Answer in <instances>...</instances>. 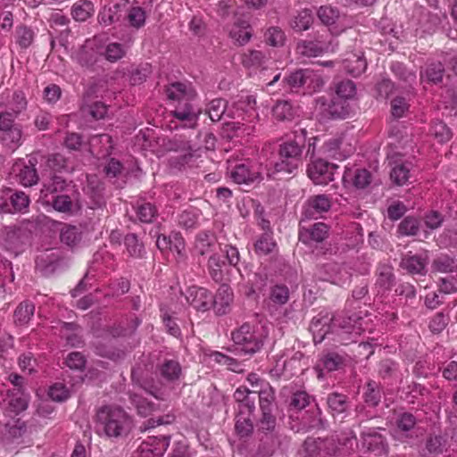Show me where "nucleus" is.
Here are the masks:
<instances>
[{"mask_svg": "<svg viewBox=\"0 0 457 457\" xmlns=\"http://www.w3.org/2000/svg\"><path fill=\"white\" fill-rule=\"evenodd\" d=\"M95 12L94 4L88 0H79L76 2L71 9V15L77 21H85L93 15Z\"/></svg>", "mask_w": 457, "mask_h": 457, "instance_id": "nucleus-34", "label": "nucleus"}, {"mask_svg": "<svg viewBox=\"0 0 457 457\" xmlns=\"http://www.w3.org/2000/svg\"><path fill=\"white\" fill-rule=\"evenodd\" d=\"M241 62L247 69H258L265 63V55L258 50H249L241 56Z\"/></svg>", "mask_w": 457, "mask_h": 457, "instance_id": "nucleus-40", "label": "nucleus"}, {"mask_svg": "<svg viewBox=\"0 0 457 457\" xmlns=\"http://www.w3.org/2000/svg\"><path fill=\"white\" fill-rule=\"evenodd\" d=\"M187 303L196 311L206 312L213 304L212 294L204 287H190L186 293Z\"/></svg>", "mask_w": 457, "mask_h": 457, "instance_id": "nucleus-13", "label": "nucleus"}, {"mask_svg": "<svg viewBox=\"0 0 457 457\" xmlns=\"http://www.w3.org/2000/svg\"><path fill=\"white\" fill-rule=\"evenodd\" d=\"M160 374L165 380L175 382L179 379L182 374L181 366L178 361L165 360L160 366Z\"/></svg>", "mask_w": 457, "mask_h": 457, "instance_id": "nucleus-30", "label": "nucleus"}, {"mask_svg": "<svg viewBox=\"0 0 457 457\" xmlns=\"http://www.w3.org/2000/svg\"><path fill=\"white\" fill-rule=\"evenodd\" d=\"M333 340H337L343 345L354 341L355 337L362 331L361 318L356 314L346 316L345 314L333 315Z\"/></svg>", "mask_w": 457, "mask_h": 457, "instance_id": "nucleus-7", "label": "nucleus"}, {"mask_svg": "<svg viewBox=\"0 0 457 457\" xmlns=\"http://www.w3.org/2000/svg\"><path fill=\"white\" fill-rule=\"evenodd\" d=\"M61 241L70 247H75L81 241V231L75 226H64L61 230Z\"/></svg>", "mask_w": 457, "mask_h": 457, "instance_id": "nucleus-43", "label": "nucleus"}, {"mask_svg": "<svg viewBox=\"0 0 457 457\" xmlns=\"http://www.w3.org/2000/svg\"><path fill=\"white\" fill-rule=\"evenodd\" d=\"M228 108L229 106H228L227 103L223 99L217 98L209 103L206 112L212 121H219L223 115L227 116V111Z\"/></svg>", "mask_w": 457, "mask_h": 457, "instance_id": "nucleus-41", "label": "nucleus"}, {"mask_svg": "<svg viewBox=\"0 0 457 457\" xmlns=\"http://www.w3.org/2000/svg\"><path fill=\"white\" fill-rule=\"evenodd\" d=\"M344 364L343 356L337 353H328L322 355L316 365V370L320 371L319 378L321 377L323 370L334 371L340 369Z\"/></svg>", "mask_w": 457, "mask_h": 457, "instance_id": "nucleus-26", "label": "nucleus"}, {"mask_svg": "<svg viewBox=\"0 0 457 457\" xmlns=\"http://www.w3.org/2000/svg\"><path fill=\"white\" fill-rule=\"evenodd\" d=\"M131 378L133 382L138 385V386L142 388L145 393L153 395L154 398L158 400L163 399L162 392L158 387V386L154 383L153 380L139 378L137 371L135 370H133L131 372Z\"/></svg>", "mask_w": 457, "mask_h": 457, "instance_id": "nucleus-33", "label": "nucleus"}, {"mask_svg": "<svg viewBox=\"0 0 457 457\" xmlns=\"http://www.w3.org/2000/svg\"><path fill=\"white\" fill-rule=\"evenodd\" d=\"M253 413H241L238 411L236 418L235 429L238 436L244 437L250 435L253 431V426L251 420Z\"/></svg>", "mask_w": 457, "mask_h": 457, "instance_id": "nucleus-45", "label": "nucleus"}, {"mask_svg": "<svg viewBox=\"0 0 457 457\" xmlns=\"http://www.w3.org/2000/svg\"><path fill=\"white\" fill-rule=\"evenodd\" d=\"M432 267L438 272L449 273L457 269V262L448 255H440L434 260Z\"/></svg>", "mask_w": 457, "mask_h": 457, "instance_id": "nucleus-52", "label": "nucleus"}, {"mask_svg": "<svg viewBox=\"0 0 457 457\" xmlns=\"http://www.w3.org/2000/svg\"><path fill=\"white\" fill-rule=\"evenodd\" d=\"M30 237V232L21 227H6L4 228V242L7 250L18 254L22 251V247L28 244Z\"/></svg>", "mask_w": 457, "mask_h": 457, "instance_id": "nucleus-12", "label": "nucleus"}, {"mask_svg": "<svg viewBox=\"0 0 457 457\" xmlns=\"http://www.w3.org/2000/svg\"><path fill=\"white\" fill-rule=\"evenodd\" d=\"M420 228V222L413 217L404 218L398 226V232L403 236H414Z\"/></svg>", "mask_w": 457, "mask_h": 457, "instance_id": "nucleus-60", "label": "nucleus"}, {"mask_svg": "<svg viewBox=\"0 0 457 457\" xmlns=\"http://www.w3.org/2000/svg\"><path fill=\"white\" fill-rule=\"evenodd\" d=\"M124 244L129 254L132 257H141L144 252L143 245L138 241L135 234H129L125 237Z\"/></svg>", "mask_w": 457, "mask_h": 457, "instance_id": "nucleus-58", "label": "nucleus"}, {"mask_svg": "<svg viewBox=\"0 0 457 457\" xmlns=\"http://www.w3.org/2000/svg\"><path fill=\"white\" fill-rule=\"evenodd\" d=\"M300 221L299 240L305 245L312 242H322L328 236V227L323 222L314 223L311 228H307Z\"/></svg>", "mask_w": 457, "mask_h": 457, "instance_id": "nucleus-16", "label": "nucleus"}, {"mask_svg": "<svg viewBox=\"0 0 457 457\" xmlns=\"http://www.w3.org/2000/svg\"><path fill=\"white\" fill-rule=\"evenodd\" d=\"M61 333L65 337L68 345L73 347H79L83 345L80 336V328L73 322H64Z\"/></svg>", "mask_w": 457, "mask_h": 457, "instance_id": "nucleus-29", "label": "nucleus"}, {"mask_svg": "<svg viewBox=\"0 0 457 457\" xmlns=\"http://www.w3.org/2000/svg\"><path fill=\"white\" fill-rule=\"evenodd\" d=\"M256 101L253 96L241 95L233 101L228 109L227 116L232 119L242 118L245 122L231 121L226 123V130L233 136H250L255 131L254 121L258 118L255 110Z\"/></svg>", "mask_w": 457, "mask_h": 457, "instance_id": "nucleus-2", "label": "nucleus"}, {"mask_svg": "<svg viewBox=\"0 0 457 457\" xmlns=\"http://www.w3.org/2000/svg\"><path fill=\"white\" fill-rule=\"evenodd\" d=\"M34 37L35 32L31 28L26 25H19L16 27L14 39L20 48L26 49L29 47L34 41Z\"/></svg>", "mask_w": 457, "mask_h": 457, "instance_id": "nucleus-36", "label": "nucleus"}, {"mask_svg": "<svg viewBox=\"0 0 457 457\" xmlns=\"http://www.w3.org/2000/svg\"><path fill=\"white\" fill-rule=\"evenodd\" d=\"M316 276L320 280L340 284L344 281L345 273L339 263L328 262L318 267Z\"/></svg>", "mask_w": 457, "mask_h": 457, "instance_id": "nucleus-19", "label": "nucleus"}, {"mask_svg": "<svg viewBox=\"0 0 457 457\" xmlns=\"http://www.w3.org/2000/svg\"><path fill=\"white\" fill-rule=\"evenodd\" d=\"M126 54V48L120 43H110L106 46L104 57L109 62H116L122 58Z\"/></svg>", "mask_w": 457, "mask_h": 457, "instance_id": "nucleus-62", "label": "nucleus"}, {"mask_svg": "<svg viewBox=\"0 0 457 457\" xmlns=\"http://www.w3.org/2000/svg\"><path fill=\"white\" fill-rule=\"evenodd\" d=\"M289 88H299L305 87L309 90L316 91L324 85V81L320 75L311 69H300L291 72L283 79Z\"/></svg>", "mask_w": 457, "mask_h": 457, "instance_id": "nucleus-8", "label": "nucleus"}, {"mask_svg": "<svg viewBox=\"0 0 457 457\" xmlns=\"http://www.w3.org/2000/svg\"><path fill=\"white\" fill-rule=\"evenodd\" d=\"M164 442L158 438L142 442L138 450L141 457H161L163 453Z\"/></svg>", "mask_w": 457, "mask_h": 457, "instance_id": "nucleus-31", "label": "nucleus"}, {"mask_svg": "<svg viewBox=\"0 0 457 457\" xmlns=\"http://www.w3.org/2000/svg\"><path fill=\"white\" fill-rule=\"evenodd\" d=\"M236 349L245 354L257 353L263 345V334L253 325L244 323L231 333Z\"/></svg>", "mask_w": 457, "mask_h": 457, "instance_id": "nucleus-6", "label": "nucleus"}, {"mask_svg": "<svg viewBox=\"0 0 457 457\" xmlns=\"http://www.w3.org/2000/svg\"><path fill=\"white\" fill-rule=\"evenodd\" d=\"M410 97L396 96L391 100V114L395 119L403 117L410 108Z\"/></svg>", "mask_w": 457, "mask_h": 457, "instance_id": "nucleus-46", "label": "nucleus"}, {"mask_svg": "<svg viewBox=\"0 0 457 457\" xmlns=\"http://www.w3.org/2000/svg\"><path fill=\"white\" fill-rule=\"evenodd\" d=\"M35 305L31 302L21 303L14 312V322L16 325L24 326L29 323L34 315Z\"/></svg>", "mask_w": 457, "mask_h": 457, "instance_id": "nucleus-35", "label": "nucleus"}, {"mask_svg": "<svg viewBox=\"0 0 457 457\" xmlns=\"http://www.w3.org/2000/svg\"><path fill=\"white\" fill-rule=\"evenodd\" d=\"M233 300V293L228 286L221 285L213 296V308L217 314L223 315L228 312Z\"/></svg>", "mask_w": 457, "mask_h": 457, "instance_id": "nucleus-23", "label": "nucleus"}, {"mask_svg": "<svg viewBox=\"0 0 457 457\" xmlns=\"http://www.w3.org/2000/svg\"><path fill=\"white\" fill-rule=\"evenodd\" d=\"M416 424V418L408 412L402 413L396 421L397 428L395 434L411 431Z\"/></svg>", "mask_w": 457, "mask_h": 457, "instance_id": "nucleus-63", "label": "nucleus"}, {"mask_svg": "<svg viewBox=\"0 0 457 457\" xmlns=\"http://www.w3.org/2000/svg\"><path fill=\"white\" fill-rule=\"evenodd\" d=\"M312 22L313 16L312 11L303 9L293 18L290 25L294 30L301 32L309 29Z\"/></svg>", "mask_w": 457, "mask_h": 457, "instance_id": "nucleus-39", "label": "nucleus"}, {"mask_svg": "<svg viewBox=\"0 0 457 457\" xmlns=\"http://www.w3.org/2000/svg\"><path fill=\"white\" fill-rule=\"evenodd\" d=\"M380 398L381 394L378 384L375 381H370L364 393L365 403L370 406H377L380 402Z\"/></svg>", "mask_w": 457, "mask_h": 457, "instance_id": "nucleus-61", "label": "nucleus"}, {"mask_svg": "<svg viewBox=\"0 0 457 457\" xmlns=\"http://www.w3.org/2000/svg\"><path fill=\"white\" fill-rule=\"evenodd\" d=\"M317 109L322 119H345L350 112L347 101L337 96L329 103L320 98L317 101Z\"/></svg>", "mask_w": 457, "mask_h": 457, "instance_id": "nucleus-9", "label": "nucleus"}, {"mask_svg": "<svg viewBox=\"0 0 457 457\" xmlns=\"http://www.w3.org/2000/svg\"><path fill=\"white\" fill-rule=\"evenodd\" d=\"M276 244L272 238L271 233H263L255 242L254 249L258 254L266 255L273 251Z\"/></svg>", "mask_w": 457, "mask_h": 457, "instance_id": "nucleus-51", "label": "nucleus"}, {"mask_svg": "<svg viewBox=\"0 0 457 457\" xmlns=\"http://www.w3.org/2000/svg\"><path fill=\"white\" fill-rule=\"evenodd\" d=\"M378 428H365L361 433L362 446L367 451L373 453L375 455L380 456L386 453L387 445L385 438L378 432Z\"/></svg>", "mask_w": 457, "mask_h": 457, "instance_id": "nucleus-15", "label": "nucleus"}, {"mask_svg": "<svg viewBox=\"0 0 457 457\" xmlns=\"http://www.w3.org/2000/svg\"><path fill=\"white\" fill-rule=\"evenodd\" d=\"M225 262L221 260V257L217 253H212L207 262V269L210 276L216 282L221 281L223 278V266Z\"/></svg>", "mask_w": 457, "mask_h": 457, "instance_id": "nucleus-44", "label": "nucleus"}, {"mask_svg": "<svg viewBox=\"0 0 457 457\" xmlns=\"http://www.w3.org/2000/svg\"><path fill=\"white\" fill-rule=\"evenodd\" d=\"M199 218V211L196 209H187L178 216V223L180 227L189 229L195 227Z\"/></svg>", "mask_w": 457, "mask_h": 457, "instance_id": "nucleus-53", "label": "nucleus"}, {"mask_svg": "<svg viewBox=\"0 0 457 457\" xmlns=\"http://www.w3.org/2000/svg\"><path fill=\"white\" fill-rule=\"evenodd\" d=\"M18 178L20 183L24 187H31L37 184L38 176L35 168V164L32 163L31 160H29V165H24L20 169Z\"/></svg>", "mask_w": 457, "mask_h": 457, "instance_id": "nucleus-42", "label": "nucleus"}, {"mask_svg": "<svg viewBox=\"0 0 457 457\" xmlns=\"http://www.w3.org/2000/svg\"><path fill=\"white\" fill-rule=\"evenodd\" d=\"M394 269L387 263H380L377 268L376 287L378 293L389 291L395 285V278Z\"/></svg>", "mask_w": 457, "mask_h": 457, "instance_id": "nucleus-21", "label": "nucleus"}, {"mask_svg": "<svg viewBox=\"0 0 457 457\" xmlns=\"http://www.w3.org/2000/svg\"><path fill=\"white\" fill-rule=\"evenodd\" d=\"M49 397L55 402H63L70 397V390L62 383H54L49 387Z\"/></svg>", "mask_w": 457, "mask_h": 457, "instance_id": "nucleus-64", "label": "nucleus"}, {"mask_svg": "<svg viewBox=\"0 0 457 457\" xmlns=\"http://www.w3.org/2000/svg\"><path fill=\"white\" fill-rule=\"evenodd\" d=\"M329 45L320 41L302 40L297 43L296 51L299 54L306 57H316L328 52Z\"/></svg>", "mask_w": 457, "mask_h": 457, "instance_id": "nucleus-25", "label": "nucleus"}, {"mask_svg": "<svg viewBox=\"0 0 457 457\" xmlns=\"http://www.w3.org/2000/svg\"><path fill=\"white\" fill-rule=\"evenodd\" d=\"M410 177V163H397L392 168L390 178L398 186L405 184Z\"/></svg>", "mask_w": 457, "mask_h": 457, "instance_id": "nucleus-49", "label": "nucleus"}, {"mask_svg": "<svg viewBox=\"0 0 457 457\" xmlns=\"http://www.w3.org/2000/svg\"><path fill=\"white\" fill-rule=\"evenodd\" d=\"M136 214L139 221L143 223H150L156 217L157 209L151 203L137 204L136 207Z\"/></svg>", "mask_w": 457, "mask_h": 457, "instance_id": "nucleus-47", "label": "nucleus"}, {"mask_svg": "<svg viewBox=\"0 0 457 457\" xmlns=\"http://www.w3.org/2000/svg\"><path fill=\"white\" fill-rule=\"evenodd\" d=\"M252 36L253 29L250 23L243 19H237L229 29V37L240 46L247 44Z\"/></svg>", "mask_w": 457, "mask_h": 457, "instance_id": "nucleus-22", "label": "nucleus"}, {"mask_svg": "<svg viewBox=\"0 0 457 457\" xmlns=\"http://www.w3.org/2000/svg\"><path fill=\"white\" fill-rule=\"evenodd\" d=\"M167 96L174 105L172 114L176 119L195 123L200 109L195 104L196 94L191 85L172 83L167 88Z\"/></svg>", "mask_w": 457, "mask_h": 457, "instance_id": "nucleus-3", "label": "nucleus"}, {"mask_svg": "<svg viewBox=\"0 0 457 457\" xmlns=\"http://www.w3.org/2000/svg\"><path fill=\"white\" fill-rule=\"evenodd\" d=\"M257 395L259 397L261 411H272L274 401L273 389L268 384H265V387H261L260 389H257Z\"/></svg>", "mask_w": 457, "mask_h": 457, "instance_id": "nucleus-48", "label": "nucleus"}, {"mask_svg": "<svg viewBox=\"0 0 457 457\" xmlns=\"http://www.w3.org/2000/svg\"><path fill=\"white\" fill-rule=\"evenodd\" d=\"M430 134L441 144L449 141L452 137L450 129L443 121L433 122L430 128Z\"/></svg>", "mask_w": 457, "mask_h": 457, "instance_id": "nucleus-54", "label": "nucleus"}, {"mask_svg": "<svg viewBox=\"0 0 457 457\" xmlns=\"http://www.w3.org/2000/svg\"><path fill=\"white\" fill-rule=\"evenodd\" d=\"M330 207V198L325 195L310 197L303 207L301 222H304L305 220L318 219L323 212H327Z\"/></svg>", "mask_w": 457, "mask_h": 457, "instance_id": "nucleus-14", "label": "nucleus"}, {"mask_svg": "<svg viewBox=\"0 0 457 457\" xmlns=\"http://www.w3.org/2000/svg\"><path fill=\"white\" fill-rule=\"evenodd\" d=\"M22 126H17L1 132V137L6 146L12 150L17 149L22 143Z\"/></svg>", "mask_w": 457, "mask_h": 457, "instance_id": "nucleus-32", "label": "nucleus"}, {"mask_svg": "<svg viewBox=\"0 0 457 457\" xmlns=\"http://www.w3.org/2000/svg\"><path fill=\"white\" fill-rule=\"evenodd\" d=\"M96 429L108 437H120L126 435L131 428V420L120 407L104 405L96 416Z\"/></svg>", "mask_w": 457, "mask_h": 457, "instance_id": "nucleus-4", "label": "nucleus"}, {"mask_svg": "<svg viewBox=\"0 0 457 457\" xmlns=\"http://www.w3.org/2000/svg\"><path fill=\"white\" fill-rule=\"evenodd\" d=\"M257 389L250 390L245 386H239L234 393V398L238 403V411L253 413L255 410Z\"/></svg>", "mask_w": 457, "mask_h": 457, "instance_id": "nucleus-20", "label": "nucleus"}, {"mask_svg": "<svg viewBox=\"0 0 457 457\" xmlns=\"http://www.w3.org/2000/svg\"><path fill=\"white\" fill-rule=\"evenodd\" d=\"M335 168V165L322 159H317L308 165L307 174L314 184L328 185L334 179Z\"/></svg>", "mask_w": 457, "mask_h": 457, "instance_id": "nucleus-11", "label": "nucleus"}, {"mask_svg": "<svg viewBox=\"0 0 457 457\" xmlns=\"http://www.w3.org/2000/svg\"><path fill=\"white\" fill-rule=\"evenodd\" d=\"M333 315L327 311L319 312L312 318L310 324V331L313 335L315 344L321 343L328 336H334Z\"/></svg>", "mask_w": 457, "mask_h": 457, "instance_id": "nucleus-10", "label": "nucleus"}, {"mask_svg": "<svg viewBox=\"0 0 457 457\" xmlns=\"http://www.w3.org/2000/svg\"><path fill=\"white\" fill-rule=\"evenodd\" d=\"M337 97L348 100L353 98L356 94L355 84L349 79L343 80L337 85Z\"/></svg>", "mask_w": 457, "mask_h": 457, "instance_id": "nucleus-59", "label": "nucleus"}, {"mask_svg": "<svg viewBox=\"0 0 457 457\" xmlns=\"http://www.w3.org/2000/svg\"><path fill=\"white\" fill-rule=\"evenodd\" d=\"M230 177L237 184H249L255 181L260 172L257 169L251 165L249 161L236 164L234 167L230 165Z\"/></svg>", "mask_w": 457, "mask_h": 457, "instance_id": "nucleus-17", "label": "nucleus"}, {"mask_svg": "<svg viewBox=\"0 0 457 457\" xmlns=\"http://www.w3.org/2000/svg\"><path fill=\"white\" fill-rule=\"evenodd\" d=\"M320 21L327 26L335 24L339 18V11L329 5L320 6L317 11Z\"/></svg>", "mask_w": 457, "mask_h": 457, "instance_id": "nucleus-55", "label": "nucleus"}, {"mask_svg": "<svg viewBox=\"0 0 457 457\" xmlns=\"http://www.w3.org/2000/svg\"><path fill=\"white\" fill-rule=\"evenodd\" d=\"M356 438L351 430L327 438L308 437L303 445L308 457H336L349 454Z\"/></svg>", "mask_w": 457, "mask_h": 457, "instance_id": "nucleus-1", "label": "nucleus"}, {"mask_svg": "<svg viewBox=\"0 0 457 457\" xmlns=\"http://www.w3.org/2000/svg\"><path fill=\"white\" fill-rule=\"evenodd\" d=\"M272 114L278 120H289L295 115V110L289 102L278 101L272 109Z\"/></svg>", "mask_w": 457, "mask_h": 457, "instance_id": "nucleus-50", "label": "nucleus"}, {"mask_svg": "<svg viewBox=\"0 0 457 457\" xmlns=\"http://www.w3.org/2000/svg\"><path fill=\"white\" fill-rule=\"evenodd\" d=\"M130 401L137 409V413L143 417L152 414L156 410V405L154 403L148 401L138 393H132L130 395Z\"/></svg>", "mask_w": 457, "mask_h": 457, "instance_id": "nucleus-37", "label": "nucleus"}, {"mask_svg": "<svg viewBox=\"0 0 457 457\" xmlns=\"http://www.w3.org/2000/svg\"><path fill=\"white\" fill-rule=\"evenodd\" d=\"M270 299L276 305H284L289 299V289L285 285H275L270 288Z\"/></svg>", "mask_w": 457, "mask_h": 457, "instance_id": "nucleus-56", "label": "nucleus"}, {"mask_svg": "<svg viewBox=\"0 0 457 457\" xmlns=\"http://www.w3.org/2000/svg\"><path fill=\"white\" fill-rule=\"evenodd\" d=\"M303 140H288L279 145L278 158L274 164L275 172L294 174L303 164V150L304 147V137L306 130L300 129Z\"/></svg>", "mask_w": 457, "mask_h": 457, "instance_id": "nucleus-5", "label": "nucleus"}, {"mask_svg": "<svg viewBox=\"0 0 457 457\" xmlns=\"http://www.w3.org/2000/svg\"><path fill=\"white\" fill-rule=\"evenodd\" d=\"M216 245L214 235L209 231H201L197 234L195 242V253L198 255H205L213 253Z\"/></svg>", "mask_w": 457, "mask_h": 457, "instance_id": "nucleus-24", "label": "nucleus"}, {"mask_svg": "<svg viewBox=\"0 0 457 457\" xmlns=\"http://www.w3.org/2000/svg\"><path fill=\"white\" fill-rule=\"evenodd\" d=\"M428 256L427 252L420 254L408 253L401 261L400 266L411 274L424 275L427 272Z\"/></svg>", "mask_w": 457, "mask_h": 457, "instance_id": "nucleus-18", "label": "nucleus"}, {"mask_svg": "<svg viewBox=\"0 0 457 457\" xmlns=\"http://www.w3.org/2000/svg\"><path fill=\"white\" fill-rule=\"evenodd\" d=\"M445 441L442 436H435L428 438L425 448L422 450L423 457H436L444 453Z\"/></svg>", "mask_w": 457, "mask_h": 457, "instance_id": "nucleus-38", "label": "nucleus"}, {"mask_svg": "<svg viewBox=\"0 0 457 457\" xmlns=\"http://www.w3.org/2000/svg\"><path fill=\"white\" fill-rule=\"evenodd\" d=\"M13 212H26L29 204V197L22 191H16L10 196Z\"/></svg>", "mask_w": 457, "mask_h": 457, "instance_id": "nucleus-57", "label": "nucleus"}, {"mask_svg": "<svg viewBox=\"0 0 457 457\" xmlns=\"http://www.w3.org/2000/svg\"><path fill=\"white\" fill-rule=\"evenodd\" d=\"M366 60L360 55L351 54L343 61V69L353 77H358L366 70Z\"/></svg>", "mask_w": 457, "mask_h": 457, "instance_id": "nucleus-28", "label": "nucleus"}, {"mask_svg": "<svg viewBox=\"0 0 457 457\" xmlns=\"http://www.w3.org/2000/svg\"><path fill=\"white\" fill-rule=\"evenodd\" d=\"M327 403L329 411L334 417L345 413L349 409L348 397L337 392L328 395Z\"/></svg>", "mask_w": 457, "mask_h": 457, "instance_id": "nucleus-27", "label": "nucleus"}]
</instances>
